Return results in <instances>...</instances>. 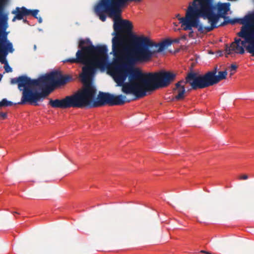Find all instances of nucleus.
Segmentation results:
<instances>
[{"instance_id": "3", "label": "nucleus", "mask_w": 254, "mask_h": 254, "mask_svg": "<svg viewBox=\"0 0 254 254\" xmlns=\"http://www.w3.org/2000/svg\"><path fill=\"white\" fill-rule=\"evenodd\" d=\"M191 2L192 3V6L190 7L187 17L189 18L190 25L192 26L198 27L199 28L198 30L200 31L202 30V27L200 25H198V17H202L204 19H208V22L210 23V26H207L206 29L208 31H211L215 28L224 26L228 23L233 25L236 23L246 25L241 28V30H242L243 27H246L254 23V21H253L242 24L239 21L234 23L231 22L232 20L241 19V18H234L226 20V19L228 18V17L225 15L230 9V4L229 3L218 4L217 7L218 13H215L214 12L215 7L211 0H192ZM245 16L242 19L244 18Z\"/></svg>"}, {"instance_id": "20", "label": "nucleus", "mask_w": 254, "mask_h": 254, "mask_svg": "<svg viewBox=\"0 0 254 254\" xmlns=\"http://www.w3.org/2000/svg\"><path fill=\"white\" fill-rule=\"evenodd\" d=\"M233 74H234V72H231V73H230V76H232Z\"/></svg>"}, {"instance_id": "2", "label": "nucleus", "mask_w": 254, "mask_h": 254, "mask_svg": "<svg viewBox=\"0 0 254 254\" xmlns=\"http://www.w3.org/2000/svg\"><path fill=\"white\" fill-rule=\"evenodd\" d=\"M71 79L69 75H63L60 71H54L42 75L36 79H32L26 75L11 78V84H18L19 90L22 91L20 102L13 103L3 98L0 101V107H9L13 105H23L27 103L35 106L38 102L46 98L50 93V87L64 85Z\"/></svg>"}, {"instance_id": "14", "label": "nucleus", "mask_w": 254, "mask_h": 254, "mask_svg": "<svg viewBox=\"0 0 254 254\" xmlns=\"http://www.w3.org/2000/svg\"><path fill=\"white\" fill-rule=\"evenodd\" d=\"M200 253H203V254H212L211 252H208V251H204V250H201L200 251Z\"/></svg>"}, {"instance_id": "13", "label": "nucleus", "mask_w": 254, "mask_h": 254, "mask_svg": "<svg viewBox=\"0 0 254 254\" xmlns=\"http://www.w3.org/2000/svg\"><path fill=\"white\" fill-rule=\"evenodd\" d=\"M237 66L236 64H231L230 66L231 71H232L233 70H236L237 68Z\"/></svg>"}, {"instance_id": "11", "label": "nucleus", "mask_w": 254, "mask_h": 254, "mask_svg": "<svg viewBox=\"0 0 254 254\" xmlns=\"http://www.w3.org/2000/svg\"><path fill=\"white\" fill-rule=\"evenodd\" d=\"M7 115L6 113L0 112V117L1 119L4 120L7 118Z\"/></svg>"}, {"instance_id": "7", "label": "nucleus", "mask_w": 254, "mask_h": 254, "mask_svg": "<svg viewBox=\"0 0 254 254\" xmlns=\"http://www.w3.org/2000/svg\"><path fill=\"white\" fill-rule=\"evenodd\" d=\"M133 26L132 23L127 20L114 19L113 35H115L112 39V50L115 56L120 53V49L125 44V39L123 33H131Z\"/></svg>"}, {"instance_id": "1", "label": "nucleus", "mask_w": 254, "mask_h": 254, "mask_svg": "<svg viewBox=\"0 0 254 254\" xmlns=\"http://www.w3.org/2000/svg\"><path fill=\"white\" fill-rule=\"evenodd\" d=\"M131 41L133 47L126 49L124 57L126 63L118 58L108 64L107 47L95 46L88 38L79 41V49L75 58L63 61L64 63L84 65L80 75L83 85L81 89L83 108L122 105L129 102L126 101V96L114 95L108 92L100 91L96 97L97 89L92 83V79L98 69L104 71L107 68L118 85L122 86V91L127 94H132L136 98L146 96L147 91L168 87L175 81L177 74L173 72L161 70L143 73L132 66L136 63L149 62L156 54L164 51L171 45L172 41L170 39L157 43L148 37L131 34Z\"/></svg>"}, {"instance_id": "21", "label": "nucleus", "mask_w": 254, "mask_h": 254, "mask_svg": "<svg viewBox=\"0 0 254 254\" xmlns=\"http://www.w3.org/2000/svg\"><path fill=\"white\" fill-rule=\"evenodd\" d=\"M13 214H18L17 212H13Z\"/></svg>"}, {"instance_id": "22", "label": "nucleus", "mask_w": 254, "mask_h": 254, "mask_svg": "<svg viewBox=\"0 0 254 254\" xmlns=\"http://www.w3.org/2000/svg\"><path fill=\"white\" fill-rule=\"evenodd\" d=\"M36 46L35 45V46H34V49L35 50V49H36Z\"/></svg>"}, {"instance_id": "4", "label": "nucleus", "mask_w": 254, "mask_h": 254, "mask_svg": "<svg viewBox=\"0 0 254 254\" xmlns=\"http://www.w3.org/2000/svg\"><path fill=\"white\" fill-rule=\"evenodd\" d=\"M217 68L209 71L203 75L190 71L188 73L185 80H181L175 84L174 91L177 94L175 97L176 100H181L185 98L186 89L185 85L189 84L193 90L203 89L218 83L221 80L226 78L227 72L226 70L220 71L216 75Z\"/></svg>"}, {"instance_id": "8", "label": "nucleus", "mask_w": 254, "mask_h": 254, "mask_svg": "<svg viewBox=\"0 0 254 254\" xmlns=\"http://www.w3.org/2000/svg\"><path fill=\"white\" fill-rule=\"evenodd\" d=\"M48 105L54 108L63 109L70 108H83L81 90L62 99H49Z\"/></svg>"}, {"instance_id": "10", "label": "nucleus", "mask_w": 254, "mask_h": 254, "mask_svg": "<svg viewBox=\"0 0 254 254\" xmlns=\"http://www.w3.org/2000/svg\"><path fill=\"white\" fill-rule=\"evenodd\" d=\"M39 10L33 9L31 10L26 8L24 6L21 7H16L15 10L12 11L11 13L15 14V16L12 19V22H14L16 20H22L24 16L32 15L34 17L38 14Z\"/></svg>"}, {"instance_id": "9", "label": "nucleus", "mask_w": 254, "mask_h": 254, "mask_svg": "<svg viewBox=\"0 0 254 254\" xmlns=\"http://www.w3.org/2000/svg\"><path fill=\"white\" fill-rule=\"evenodd\" d=\"M192 3L191 2H190L186 10L185 16L183 17V18H180L179 19L180 23H181V27H182V29L185 31H187V30L190 31L189 33V36L190 38H192L193 37V31L192 30V28H196L197 29L198 31H199L201 33H207V32H209V31H207V30L206 29V27L207 26H203L202 24L200 23V17H198V25H200L202 26V30H200V31L199 30H198L199 28L198 27L192 26L190 25V23L189 18H188V17H187V14H188V12L189 11V9L190 7H192Z\"/></svg>"}, {"instance_id": "12", "label": "nucleus", "mask_w": 254, "mask_h": 254, "mask_svg": "<svg viewBox=\"0 0 254 254\" xmlns=\"http://www.w3.org/2000/svg\"><path fill=\"white\" fill-rule=\"evenodd\" d=\"M249 178V177L247 175L244 174L243 175L239 177L240 180H247Z\"/></svg>"}, {"instance_id": "18", "label": "nucleus", "mask_w": 254, "mask_h": 254, "mask_svg": "<svg viewBox=\"0 0 254 254\" xmlns=\"http://www.w3.org/2000/svg\"><path fill=\"white\" fill-rule=\"evenodd\" d=\"M23 22H25V23H26V22H27V20H26V19H24V20H23Z\"/></svg>"}, {"instance_id": "5", "label": "nucleus", "mask_w": 254, "mask_h": 254, "mask_svg": "<svg viewBox=\"0 0 254 254\" xmlns=\"http://www.w3.org/2000/svg\"><path fill=\"white\" fill-rule=\"evenodd\" d=\"M238 21L242 24L254 21V13L246 15L243 19L231 21L232 23ZM237 35L244 40H241L239 38H235L234 41L230 46L226 45V54L230 55L234 52L236 54H243L245 53V49L247 53L252 57H254V23L246 27H243L241 31L237 33Z\"/></svg>"}, {"instance_id": "16", "label": "nucleus", "mask_w": 254, "mask_h": 254, "mask_svg": "<svg viewBox=\"0 0 254 254\" xmlns=\"http://www.w3.org/2000/svg\"><path fill=\"white\" fill-rule=\"evenodd\" d=\"M176 17L177 18H178V19H179L180 18H181V16H180V14H178L177 15H176Z\"/></svg>"}, {"instance_id": "6", "label": "nucleus", "mask_w": 254, "mask_h": 254, "mask_svg": "<svg viewBox=\"0 0 254 254\" xmlns=\"http://www.w3.org/2000/svg\"><path fill=\"white\" fill-rule=\"evenodd\" d=\"M8 17L6 15L2 16L0 20V62L4 64V68L6 72H12V68L9 65L6 57L9 53L14 51L13 45L7 38L8 32L6 31L8 28Z\"/></svg>"}, {"instance_id": "19", "label": "nucleus", "mask_w": 254, "mask_h": 254, "mask_svg": "<svg viewBox=\"0 0 254 254\" xmlns=\"http://www.w3.org/2000/svg\"><path fill=\"white\" fill-rule=\"evenodd\" d=\"M2 77V75L0 74V80L1 79Z\"/></svg>"}, {"instance_id": "15", "label": "nucleus", "mask_w": 254, "mask_h": 254, "mask_svg": "<svg viewBox=\"0 0 254 254\" xmlns=\"http://www.w3.org/2000/svg\"><path fill=\"white\" fill-rule=\"evenodd\" d=\"M35 18H37L38 20L39 23H41L42 22V18L41 17H38L37 15L36 16Z\"/></svg>"}, {"instance_id": "17", "label": "nucleus", "mask_w": 254, "mask_h": 254, "mask_svg": "<svg viewBox=\"0 0 254 254\" xmlns=\"http://www.w3.org/2000/svg\"><path fill=\"white\" fill-rule=\"evenodd\" d=\"M182 39H186V35H184L182 36Z\"/></svg>"}]
</instances>
